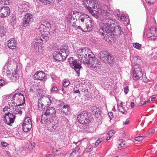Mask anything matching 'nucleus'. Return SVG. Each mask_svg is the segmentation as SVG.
<instances>
[{
  "label": "nucleus",
  "instance_id": "nucleus-55",
  "mask_svg": "<svg viewBox=\"0 0 157 157\" xmlns=\"http://www.w3.org/2000/svg\"><path fill=\"white\" fill-rule=\"evenodd\" d=\"M120 19L121 20H122L124 21H126V18L124 17V16H121L120 17Z\"/></svg>",
  "mask_w": 157,
  "mask_h": 157
},
{
  "label": "nucleus",
  "instance_id": "nucleus-50",
  "mask_svg": "<svg viewBox=\"0 0 157 157\" xmlns=\"http://www.w3.org/2000/svg\"><path fill=\"white\" fill-rule=\"evenodd\" d=\"M5 83V81L2 79H0V86H3L4 85Z\"/></svg>",
  "mask_w": 157,
  "mask_h": 157
},
{
  "label": "nucleus",
  "instance_id": "nucleus-11",
  "mask_svg": "<svg viewBox=\"0 0 157 157\" xmlns=\"http://www.w3.org/2000/svg\"><path fill=\"white\" fill-rule=\"evenodd\" d=\"M40 32L41 33L45 32L49 33L52 32L51 31V25L47 21H44L40 25Z\"/></svg>",
  "mask_w": 157,
  "mask_h": 157
},
{
  "label": "nucleus",
  "instance_id": "nucleus-37",
  "mask_svg": "<svg viewBox=\"0 0 157 157\" xmlns=\"http://www.w3.org/2000/svg\"><path fill=\"white\" fill-rule=\"evenodd\" d=\"M52 152L58 155L61 153V151L59 149H57L56 148H53Z\"/></svg>",
  "mask_w": 157,
  "mask_h": 157
},
{
  "label": "nucleus",
  "instance_id": "nucleus-63",
  "mask_svg": "<svg viewBox=\"0 0 157 157\" xmlns=\"http://www.w3.org/2000/svg\"><path fill=\"white\" fill-rule=\"evenodd\" d=\"M134 106H135V104H134V103L133 102H131V107L132 108H133L134 107Z\"/></svg>",
  "mask_w": 157,
  "mask_h": 157
},
{
  "label": "nucleus",
  "instance_id": "nucleus-52",
  "mask_svg": "<svg viewBox=\"0 0 157 157\" xmlns=\"http://www.w3.org/2000/svg\"><path fill=\"white\" fill-rule=\"evenodd\" d=\"M8 144L5 142H2L1 143V145L3 147H6L8 145Z\"/></svg>",
  "mask_w": 157,
  "mask_h": 157
},
{
  "label": "nucleus",
  "instance_id": "nucleus-31",
  "mask_svg": "<svg viewBox=\"0 0 157 157\" xmlns=\"http://www.w3.org/2000/svg\"><path fill=\"white\" fill-rule=\"evenodd\" d=\"M58 104L57 105V107L59 109H62L64 105H65L63 102L61 101H59L58 102Z\"/></svg>",
  "mask_w": 157,
  "mask_h": 157
},
{
  "label": "nucleus",
  "instance_id": "nucleus-46",
  "mask_svg": "<svg viewBox=\"0 0 157 157\" xmlns=\"http://www.w3.org/2000/svg\"><path fill=\"white\" fill-rule=\"evenodd\" d=\"M150 101L148 100L147 101H142L140 102V106H142L143 105L146 104L147 103H149Z\"/></svg>",
  "mask_w": 157,
  "mask_h": 157
},
{
  "label": "nucleus",
  "instance_id": "nucleus-4",
  "mask_svg": "<svg viewBox=\"0 0 157 157\" xmlns=\"http://www.w3.org/2000/svg\"><path fill=\"white\" fill-rule=\"evenodd\" d=\"M140 57L137 56H135L133 58V61H134V63L136 64L133 66L134 70H132V73L133 79L135 80H137L140 78L141 77H142L143 80L144 82H147L148 81V79L146 76L143 77L144 76L142 75L141 72V69L139 67L137 63L140 61Z\"/></svg>",
  "mask_w": 157,
  "mask_h": 157
},
{
  "label": "nucleus",
  "instance_id": "nucleus-28",
  "mask_svg": "<svg viewBox=\"0 0 157 157\" xmlns=\"http://www.w3.org/2000/svg\"><path fill=\"white\" fill-rule=\"evenodd\" d=\"M10 78L12 79L13 82L15 81L19 78V76L17 71L13 72L11 75Z\"/></svg>",
  "mask_w": 157,
  "mask_h": 157
},
{
  "label": "nucleus",
  "instance_id": "nucleus-18",
  "mask_svg": "<svg viewBox=\"0 0 157 157\" xmlns=\"http://www.w3.org/2000/svg\"><path fill=\"white\" fill-rule=\"evenodd\" d=\"M41 34V35L40 36H39L38 38H37L40 41L38 40L37 41L35 42V43H39L40 44H43L46 43L47 41L48 40L49 38L48 36H44V34Z\"/></svg>",
  "mask_w": 157,
  "mask_h": 157
},
{
  "label": "nucleus",
  "instance_id": "nucleus-57",
  "mask_svg": "<svg viewBox=\"0 0 157 157\" xmlns=\"http://www.w3.org/2000/svg\"><path fill=\"white\" fill-rule=\"evenodd\" d=\"M7 68V66H5L4 69V72H6V73H7L6 71H7L8 72H9L10 71V70L9 69L8 70L6 69Z\"/></svg>",
  "mask_w": 157,
  "mask_h": 157
},
{
  "label": "nucleus",
  "instance_id": "nucleus-43",
  "mask_svg": "<svg viewBox=\"0 0 157 157\" xmlns=\"http://www.w3.org/2000/svg\"><path fill=\"white\" fill-rule=\"evenodd\" d=\"M93 149L92 146L91 145H90L87 147L86 149V151L88 152H90L91 151V150Z\"/></svg>",
  "mask_w": 157,
  "mask_h": 157
},
{
  "label": "nucleus",
  "instance_id": "nucleus-5",
  "mask_svg": "<svg viewBox=\"0 0 157 157\" xmlns=\"http://www.w3.org/2000/svg\"><path fill=\"white\" fill-rule=\"evenodd\" d=\"M69 53L68 48L64 47H63L60 50L56 51L53 53V56L57 61L64 60Z\"/></svg>",
  "mask_w": 157,
  "mask_h": 157
},
{
  "label": "nucleus",
  "instance_id": "nucleus-25",
  "mask_svg": "<svg viewBox=\"0 0 157 157\" xmlns=\"http://www.w3.org/2000/svg\"><path fill=\"white\" fill-rule=\"evenodd\" d=\"M97 59V62H95V63H90V64H86V65H91V68L92 69H94V70H98L99 68V65H100L98 64V59Z\"/></svg>",
  "mask_w": 157,
  "mask_h": 157
},
{
  "label": "nucleus",
  "instance_id": "nucleus-22",
  "mask_svg": "<svg viewBox=\"0 0 157 157\" xmlns=\"http://www.w3.org/2000/svg\"><path fill=\"white\" fill-rule=\"evenodd\" d=\"M70 113V108L68 105H65L61 111V114L67 115Z\"/></svg>",
  "mask_w": 157,
  "mask_h": 157
},
{
  "label": "nucleus",
  "instance_id": "nucleus-27",
  "mask_svg": "<svg viewBox=\"0 0 157 157\" xmlns=\"http://www.w3.org/2000/svg\"><path fill=\"white\" fill-rule=\"evenodd\" d=\"M89 22H87L86 28L87 29L88 31H91L93 29V21L91 19L90 21H88Z\"/></svg>",
  "mask_w": 157,
  "mask_h": 157
},
{
  "label": "nucleus",
  "instance_id": "nucleus-47",
  "mask_svg": "<svg viewBox=\"0 0 157 157\" xmlns=\"http://www.w3.org/2000/svg\"><path fill=\"white\" fill-rule=\"evenodd\" d=\"M124 91L125 93V94H128V92L129 91L128 87V86H126L124 88Z\"/></svg>",
  "mask_w": 157,
  "mask_h": 157
},
{
  "label": "nucleus",
  "instance_id": "nucleus-42",
  "mask_svg": "<svg viewBox=\"0 0 157 157\" xmlns=\"http://www.w3.org/2000/svg\"><path fill=\"white\" fill-rule=\"evenodd\" d=\"M114 134L113 130H111L109 132L107 135L109 137H111Z\"/></svg>",
  "mask_w": 157,
  "mask_h": 157
},
{
  "label": "nucleus",
  "instance_id": "nucleus-21",
  "mask_svg": "<svg viewBox=\"0 0 157 157\" xmlns=\"http://www.w3.org/2000/svg\"><path fill=\"white\" fill-rule=\"evenodd\" d=\"M78 19L82 22H87L91 19L89 16L85 14H82L78 16Z\"/></svg>",
  "mask_w": 157,
  "mask_h": 157
},
{
  "label": "nucleus",
  "instance_id": "nucleus-15",
  "mask_svg": "<svg viewBox=\"0 0 157 157\" xmlns=\"http://www.w3.org/2000/svg\"><path fill=\"white\" fill-rule=\"evenodd\" d=\"M34 79L36 80H40L41 81L45 80L47 76L45 73L43 71H36L34 76Z\"/></svg>",
  "mask_w": 157,
  "mask_h": 157
},
{
  "label": "nucleus",
  "instance_id": "nucleus-51",
  "mask_svg": "<svg viewBox=\"0 0 157 157\" xmlns=\"http://www.w3.org/2000/svg\"><path fill=\"white\" fill-rule=\"evenodd\" d=\"M101 142V141L99 139L98 140L96 141L95 144V147H97L99 144Z\"/></svg>",
  "mask_w": 157,
  "mask_h": 157
},
{
  "label": "nucleus",
  "instance_id": "nucleus-29",
  "mask_svg": "<svg viewBox=\"0 0 157 157\" xmlns=\"http://www.w3.org/2000/svg\"><path fill=\"white\" fill-rule=\"evenodd\" d=\"M107 61L105 63L109 64H111L113 63L114 60V57L113 55L109 53V55H108V56H107Z\"/></svg>",
  "mask_w": 157,
  "mask_h": 157
},
{
  "label": "nucleus",
  "instance_id": "nucleus-14",
  "mask_svg": "<svg viewBox=\"0 0 157 157\" xmlns=\"http://www.w3.org/2000/svg\"><path fill=\"white\" fill-rule=\"evenodd\" d=\"M10 13L9 8L6 6L0 7V17H5L8 16Z\"/></svg>",
  "mask_w": 157,
  "mask_h": 157
},
{
  "label": "nucleus",
  "instance_id": "nucleus-40",
  "mask_svg": "<svg viewBox=\"0 0 157 157\" xmlns=\"http://www.w3.org/2000/svg\"><path fill=\"white\" fill-rule=\"evenodd\" d=\"M70 82L68 81L64 80L63 83V86L64 87H67L69 84Z\"/></svg>",
  "mask_w": 157,
  "mask_h": 157
},
{
  "label": "nucleus",
  "instance_id": "nucleus-61",
  "mask_svg": "<svg viewBox=\"0 0 157 157\" xmlns=\"http://www.w3.org/2000/svg\"><path fill=\"white\" fill-rule=\"evenodd\" d=\"M73 90L74 93H79V94L80 93V92L78 90H75V89H74V90Z\"/></svg>",
  "mask_w": 157,
  "mask_h": 157
},
{
  "label": "nucleus",
  "instance_id": "nucleus-24",
  "mask_svg": "<svg viewBox=\"0 0 157 157\" xmlns=\"http://www.w3.org/2000/svg\"><path fill=\"white\" fill-rule=\"evenodd\" d=\"M80 151L81 150L79 147L78 146H77L70 154V157H73L74 155H75L76 153L79 154Z\"/></svg>",
  "mask_w": 157,
  "mask_h": 157
},
{
  "label": "nucleus",
  "instance_id": "nucleus-26",
  "mask_svg": "<svg viewBox=\"0 0 157 157\" xmlns=\"http://www.w3.org/2000/svg\"><path fill=\"white\" fill-rule=\"evenodd\" d=\"M32 124H23V131L27 132L29 131L32 128Z\"/></svg>",
  "mask_w": 157,
  "mask_h": 157
},
{
  "label": "nucleus",
  "instance_id": "nucleus-30",
  "mask_svg": "<svg viewBox=\"0 0 157 157\" xmlns=\"http://www.w3.org/2000/svg\"><path fill=\"white\" fill-rule=\"evenodd\" d=\"M6 31L4 27L0 26V37H2L6 34Z\"/></svg>",
  "mask_w": 157,
  "mask_h": 157
},
{
  "label": "nucleus",
  "instance_id": "nucleus-59",
  "mask_svg": "<svg viewBox=\"0 0 157 157\" xmlns=\"http://www.w3.org/2000/svg\"><path fill=\"white\" fill-rule=\"evenodd\" d=\"M51 77L52 78L53 80H55L56 77V76L54 75H52Z\"/></svg>",
  "mask_w": 157,
  "mask_h": 157
},
{
  "label": "nucleus",
  "instance_id": "nucleus-3",
  "mask_svg": "<svg viewBox=\"0 0 157 157\" xmlns=\"http://www.w3.org/2000/svg\"><path fill=\"white\" fill-rule=\"evenodd\" d=\"M76 55L80 62L84 64H90L97 62L96 58L91 50L87 48L77 49Z\"/></svg>",
  "mask_w": 157,
  "mask_h": 157
},
{
  "label": "nucleus",
  "instance_id": "nucleus-49",
  "mask_svg": "<svg viewBox=\"0 0 157 157\" xmlns=\"http://www.w3.org/2000/svg\"><path fill=\"white\" fill-rule=\"evenodd\" d=\"M5 3H2V4L3 5H9L11 2V0H5Z\"/></svg>",
  "mask_w": 157,
  "mask_h": 157
},
{
  "label": "nucleus",
  "instance_id": "nucleus-36",
  "mask_svg": "<svg viewBox=\"0 0 157 157\" xmlns=\"http://www.w3.org/2000/svg\"><path fill=\"white\" fill-rule=\"evenodd\" d=\"M14 111L15 112V113L16 114H21L22 113V111L21 109H19L18 108H15L13 109Z\"/></svg>",
  "mask_w": 157,
  "mask_h": 157
},
{
  "label": "nucleus",
  "instance_id": "nucleus-64",
  "mask_svg": "<svg viewBox=\"0 0 157 157\" xmlns=\"http://www.w3.org/2000/svg\"><path fill=\"white\" fill-rule=\"evenodd\" d=\"M47 157H55L54 156L52 155L48 154L47 155Z\"/></svg>",
  "mask_w": 157,
  "mask_h": 157
},
{
  "label": "nucleus",
  "instance_id": "nucleus-23",
  "mask_svg": "<svg viewBox=\"0 0 157 157\" xmlns=\"http://www.w3.org/2000/svg\"><path fill=\"white\" fill-rule=\"evenodd\" d=\"M21 11L22 12H25L27 11L29 9V6L28 5V3L24 2L20 5V7H19Z\"/></svg>",
  "mask_w": 157,
  "mask_h": 157
},
{
  "label": "nucleus",
  "instance_id": "nucleus-56",
  "mask_svg": "<svg viewBox=\"0 0 157 157\" xmlns=\"http://www.w3.org/2000/svg\"><path fill=\"white\" fill-rule=\"evenodd\" d=\"M154 132H155L154 130H150L148 131V133L149 134H153L154 133Z\"/></svg>",
  "mask_w": 157,
  "mask_h": 157
},
{
  "label": "nucleus",
  "instance_id": "nucleus-19",
  "mask_svg": "<svg viewBox=\"0 0 157 157\" xmlns=\"http://www.w3.org/2000/svg\"><path fill=\"white\" fill-rule=\"evenodd\" d=\"M17 102L18 103L22 102L21 104H18L16 105V106H20L22 105H23V104L25 103V97L21 93H18V95L17 97Z\"/></svg>",
  "mask_w": 157,
  "mask_h": 157
},
{
  "label": "nucleus",
  "instance_id": "nucleus-10",
  "mask_svg": "<svg viewBox=\"0 0 157 157\" xmlns=\"http://www.w3.org/2000/svg\"><path fill=\"white\" fill-rule=\"evenodd\" d=\"M15 118L14 115L8 112L5 113L3 121L7 124L11 125L14 122Z\"/></svg>",
  "mask_w": 157,
  "mask_h": 157
},
{
  "label": "nucleus",
  "instance_id": "nucleus-53",
  "mask_svg": "<svg viewBox=\"0 0 157 157\" xmlns=\"http://www.w3.org/2000/svg\"><path fill=\"white\" fill-rule=\"evenodd\" d=\"M58 88L56 86H53L52 87L51 90L52 91H56L58 90Z\"/></svg>",
  "mask_w": 157,
  "mask_h": 157
},
{
  "label": "nucleus",
  "instance_id": "nucleus-13",
  "mask_svg": "<svg viewBox=\"0 0 157 157\" xmlns=\"http://www.w3.org/2000/svg\"><path fill=\"white\" fill-rule=\"evenodd\" d=\"M33 17L32 14L27 13L25 15L23 21V25L25 27L29 26L31 22L33 21Z\"/></svg>",
  "mask_w": 157,
  "mask_h": 157
},
{
  "label": "nucleus",
  "instance_id": "nucleus-48",
  "mask_svg": "<svg viewBox=\"0 0 157 157\" xmlns=\"http://www.w3.org/2000/svg\"><path fill=\"white\" fill-rule=\"evenodd\" d=\"M108 116L110 120H111L113 117V113L112 112H109L108 113Z\"/></svg>",
  "mask_w": 157,
  "mask_h": 157
},
{
  "label": "nucleus",
  "instance_id": "nucleus-12",
  "mask_svg": "<svg viewBox=\"0 0 157 157\" xmlns=\"http://www.w3.org/2000/svg\"><path fill=\"white\" fill-rule=\"evenodd\" d=\"M147 32V36L151 40H154L157 39V29L156 28H151Z\"/></svg>",
  "mask_w": 157,
  "mask_h": 157
},
{
  "label": "nucleus",
  "instance_id": "nucleus-45",
  "mask_svg": "<svg viewBox=\"0 0 157 157\" xmlns=\"http://www.w3.org/2000/svg\"><path fill=\"white\" fill-rule=\"evenodd\" d=\"M143 137L142 136H139L135 138V140L136 141H141L143 139Z\"/></svg>",
  "mask_w": 157,
  "mask_h": 157
},
{
  "label": "nucleus",
  "instance_id": "nucleus-16",
  "mask_svg": "<svg viewBox=\"0 0 157 157\" xmlns=\"http://www.w3.org/2000/svg\"><path fill=\"white\" fill-rule=\"evenodd\" d=\"M78 12L73 11L69 13L67 17V20L68 22H69L71 24H74L75 22V21L77 19L76 16H78Z\"/></svg>",
  "mask_w": 157,
  "mask_h": 157
},
{
  "label": "nucleus",
  "instance_id": "nucleus-41",
  "mask_svg": "<svg viewBox=\"0 0 157 157\" xmlns=\"http://www.w3.org/2000/svg\"><path fill=\"white\" fill-rule=\"evenodd\" d=\"M30 121H31L29 117H27L25 119L23 124H27V122H30Z\"/></svg>",
  "mask_w": 157,
  "mask_h": 157
},
{
  "label": "nucleus",
  "instance_id": "nucleus-35",
  "mask_svg": "<svg viewBox=\"0 0 157 157\" xmlns=\"http://www.w3.org/2000/svg\"><path fill=\"white\" fill-rule=\"evenodd\" d=\"M35 144L34 142H30L28 144V147L29 149H32L35 147Z\"/></svg>",
  "mask_w": 157,
  "mask_h": 157
},
{
  "label": "nucleus",
  "instance_id": "nucleus-58",
  "mask_svg": "<svg viewBox=\"0 0 157 157\" xmlns=\"http://www.w3.org/2000/svg\"><path fill=\"white\" fill-rule=\"evenodd\" d=\"M130 122V121L129 120H127L125 122H124L123 124H124V125H126L128 124Z\"/></svg>",
  "mask_w": 157,
  "mask_h": 157
},
{
  "label": "nucleus",
  "instance_id": "nucleus-32",
  "mask_svg": "<svg viewBox=\"0 0 157 157\" xmlns=\"http://www.w3.org/2000/svg\"><path fill=\"white\" fill-rule=\"evenodd\" d=\"M118 110L122 113L123 114H127V112L125 109L123 108L122 106L119 105L118 106Z\"/></svg>",
  "mask_w": 157,
  "mask_h": 157
},
{
  "label": "nucleus",
  "instance_id": "nucleus-6",
  "mask_svg": "<svg viewBox=\"0 0 157 157\" xmlns=\"http://www.w3.org/2000/svg\"><path fill=\"white\" fill-rule=\"evenodd\" d=\"M85 7L92 15H94L97 13L96 10L92 9L98 8V2L97 0H83Z\"/></svg>",
  "mask_w": 157,
  "mask_h": 157
},
{
  "label": "nucleus",
  "instance_id": "nucleus-38",
  "mask_svg": "<svg viewBox=\"0 0 157 157\" xmlns=\"http://www.w3.org/2000/svg\"><path fill=\"white\" fill-rule=\"evenodd\" d=\"M133 46L135 48L138 49H140L141 47V45L138 43H134L133 44Z\"/></svg>",
  "mask_w": 157,
  "mask_h": 157
},
{
  "label": "nucleus",
  "instance_id": "nucleus-44",
  "mask_svg": "<svg viewBox=\"0 0 157 157\" xmlns=\"http://www.w3.org/2000/svg\"><path fill=\"white\" fill-rule=\"evenodd\" d=\"M147 3H148L150 5L153 4L155 0H146Z\"/></svg>",
  "mask_w": 157,
  "mask_h": 157
},
{
  "label": "nucleus",
  "instance_id": "nucleus-54",
  "mask_svg": "<svg viewBox=\"0 0 157 157\" xmlns=\"http://www.w3.org/2000/svg\"><path fill=\"white\" fill-rule=\"evenodd\" d=\"M46 101H47V102H48V103L47 104V105H48V106L50 105L51 103V101L50 100V99L49 98H47L46 99Z\"/></svg>",
  "mask_w": 157,
  "mask_h": 157
},
{
  "label": "nucleus",
  "instance_id": "nucleus-39",
  "mask_svg": "<svg viewBox=\"0 0 157 157\" xmlns=\"http://www.w3.org/2000/svg\"><path fill=\"white\" fill-rule=\"evenodd\" d=\"M40 2L44 5H47L51 3L50 0H39Z\"/></svg>",
  "mask_w": 157,
  "mask_h": 157
},
{
  "label": "nucleus",
  "instance_id": "nucleus-2",
  "mask_svg": "<svg viewBox=\"0 0 157 157\" xmlns=\"http://www.w3.org/2000/svg\"><path fill=\"white\" fill-rule=\"evenodd\" d=\"M45 109L44 108L43 112L40 122L43 125L47 127L50 131H53L58 126V123L54 121L51 117H48L56 113L55 109L52 107L46 108Z\"/></svg>",
  "mask_w": 157,
  "mask_h": 157
},
{
  "label": "nucleus",
  "instance_id": "nucleus-33",
  "mask_svg": "<svg viewBox=\"0 0 157 157\" xmlns=\"http://www.w3.org/2000/svg\"><path fill=\"white\" fill-rule=\"evenodd\" d=\"M126 142L125 141L123 140H120L118 144V147H124V146L125 145Z\"/></svg>",
  "mask_w": 157,
  "mask_h": 157
},
{
  "label": "nucleus",
  "instance_id": "nucleus-20",
  "mask_svg": "<svg viewBox=\"0 0 157 157\" xmlns=\"http://www.w3.org/2000/svg\"><path fill=\"white\" fill-rule=\"evenodd\" d=\"M109 55V53L106 51H101L100 53L99 57L101 60L105 63L106 62L107 57Z\"/></svg>",
  "mask_w": 157,
  "mask_h": 157
},
{
  "label": "nucleus",
  "instance_id": "nucleus-60",
  "mask_svg": "<svg viewBox=\"0 0 157 157\" xmlns=\"http://www.w3.org/2000/svg\"><path fill=\"white\" fill-rule=\"evenodd\" d=\"M156 98V97L154 95H153L152 96L151 98V101H154L155 100V99Z\"/></svg>",
  "mask_w": 157,
  "mask_h": 157
},
{
  "label": "nucleus",
  "instance_id": "nucleus-62",
  "mask_svg": "<svg viewBox=\"0 0 157 157\" xmlns=\"http://www.w3.org/2000/svg\"><path fill=\"white\" fill-rule=\"evenodd\" d=\"M8 106H5V107L3 109V111L4 112H5L8 109Z\"/></svg>",
  "mask_w": 157,
  "mask_h": 157
},
{
  "label": "nucleus",
  "instance_id": "nucleus-7",
  "mask_svg": "<svg viewBox=\"0 0 157 157\" xmlns=\"http://www.w3.org/2000/svg\"><path fill=\"white\" fill-rule=\"evenodd\" d=\"M91 115L90 112H83L80 113L77 118L79 122L82 124H87L91 121Z\"/></svg>",
  "mask_w": 157,
  "mask_h": 157
},
{
  "label": "nucleus",
  "instance_id": "nucleus-34",
  "mask_svg": "<svg viewBox=\"0 0 157 157\" xmlns=\"http://www.w3.org/2000/svg\"><path fill=\"white\" fill-rule=\"evenodd\" d=\"M44 106V105L42 103L41 100L39 99L38 101V106L39 110L42 109Z\"/></svg>",
  "mask_w": 157,
  "mask_h": 157
},
{
  "label": "nucleus",
  "instance_id": "nucleus-17",
  "mask_svg": "<svg viewBox=\"0 0 157 157\" xmlns=\"http://www.w3.org/2000/svg\"><path fill=\"white\" fill-rule=\"evenodd\" d=\"M17 44V41L15 39H10L8 41V46L11 49L16 48Z\"/></svg>",
  "mask_w": 157,
  "mask_h": 157
},
{
  "label": "nucleus",
  "instance_id": "nucleus-9",
  "mask_svg": "<svg viewBox=\"0 0 157 157\" xmlns=\"http://www.w3.org/2000/svg\"><path fill=\"white\" fill-rule=\"evenodd\" d=\"M70 67L76 72L78 76L80 75V71L82 69V68L81 66V64L79 63L77 60H75L73 61L71 63H70Z\"/></svg>",
  "mask_w": 157,
  "mask_h": 157
},
{
  "label": "nucleus",
  "instance_id": "nucleus-8",
  "mask_svg": "<svg viewBox=\"0 0 157 157\" xmlns=\"http://www.w3.org/2000/svg\"><path fill=\"white\" fill-rule=\"evenodd\" d=\"M111 12L106 6L101 7V9L100 14L103 18L102 25L103 23V21L106 19H109V18L111 17L112 16V14L110 13Z\"/></svg>",
  "mask_w": 157,
  "mask_h": 157
},
{
  "label": "nucleus",
  "instance_id": "nucleus-1",
  "mask_svg": "<svg viewBox=\"0 0 157 157\" xmlns=\"http://www.w3.org/2000/svg\"><path fill=\"white\" fill-rule=\"evenodd\" d=\"M103 24L99 29V33H101L106 41H111V33L115 32L119 35L121 34L122 32L121 28L118 25H117V21L115 19H106L103 21Z\"/></svg>",
  "mask_w": 157,
  "mask_h": 157
}]
</instances>
